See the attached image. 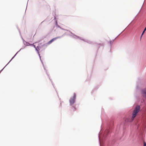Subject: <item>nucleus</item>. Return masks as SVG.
I'll return each mask as SVG.
<instances>
[{
    "label": "nucleus",
    "instance_id": "nucleus-12",
    "mask_svg": "<svg viewBox=\"0 0 146 146\" xmlns=\"http://www.w3.org/2000/svg\"><path fill=\"white\" fill-rule=\"evenodd\" d=\"M146 31V27H145V28L144 29L143 31L142 32V35H143L144 34V33H145V32Z\"/></svg>",
    "mask_w": 146,
    "mask_h": 146
},
{
    "label": "nucleus",
    "instance_id": "nucleus-15",
    "mask_svg": "<svg viewBox=\"0 0 146 146\" xmlns=\"http://www.w3.org/2000/svg\"><path fill=\"white\" fill-rule=\"evenodd\" d=\"M143 146H146V142H144Z\"/></svg>",
    "mask_w": 146,
    "mask_h": 146
},
{
    "label": "nucleus",
    "instance_id": "nucleus-5",
    "mask_svg": "<svg viewBox=\"0 0 146 146\" xmlns=\"http://www.w3.org/2000/svg\"><path fill=\"white\" fill-rule=\"evenodd\" d=\"M140 78H138V81L136 83V89L139 90L140 88Z\"/></svg>",
    "mask_w": 146,
    "mask_h": 146
},
{
    "label": "nucleus",
    "instance_id": "nucleus-6",
    "mask_svg": "<svg viewBox=\"0 0 146 146\" xmlns=\"http://www.w3.org/2000/svg\"><path fill=\"white\" fill-rule=\"evenodd\" d=\"M60 38V37H55V38H53V39H52V40H51L50 41L48 42V44H50L53 41H54L56 40L57 39H58V38Z\"/></svg>",
    "mask_w": 146,
    "mask_h": 146
},
{
    "label": "nucleus",
    "instance_id": "nucleus-9",
    "mask_svg": "<svg viewBox=\"0 0 146 146\" xmlns=\"http://www.w3.org/2000/svg\"><path fill=\"white\" fill-rule=\"evenodd\" d=\"M76 94L75 93H74V96H73V103L74 104L76 102Z\"/></svg>",
    "mask_w": 146,
    "mask_h": 146
},
{
    "label": "nucleus",
    "instance_id": "nucleus-7",
    "mask_svg": "<svg viewBox=\"0 0 146 146\" xmlns=\"http://www.w3.org/2000/svg\"><path fill=\"white\" fill-rule=\"evenodd\" d=\"M115 38L114 39L112 40H110V42H109L110 44V52L111 51V47L112 45L113 44V42L114 41V40H115Z\"/></svg>",
    "mask_w": 146,
    "mask_h": 146
},
{
    "label": "nucleus",
    "instance_id": "nucleus-8",
    "mask_svg": "<svg viewBox=\"0 0 146 146\" xmlns=\"http://www.w3.org/2000/svg\"><path fill=\"white\" fill-rule=\"evenodd\" d=\"M78 106L79 104H76L74 106V111H76Z\"/></svg>",
    "mask_w": 146,
    "mask_h": 146
},
{
    "label": "nucleus",
    "instance_id": "nucleus-16",
    "mask_svg": "<svg viewBox=\"0 0 146 146\" xmlns=\"http://www.w3.org/2000/svg\"><path fill=\"white\" fill-rule=\"evenodd\" d=\"M32 45L34 46L35 49L36 48V47L35 46V45H34L33 44H32Z\"/></svg>",
    "mask_w": 146,
    "mask_h": 146
},
{
    "label": "nucleus",
    "instance_id": "nucleus-3",
    "mask_svg": "<svg viewBox=\"0 0 146 146\" xmlns=\"http://www.w3.org/2000/svg\"><path fill=\"white\" fill-rule=\"evenodd\" d=\"M141 107L140 105H137L136 106L133 111L132 114L131 119H127V121L128 122L131 123L133 121L137 114L139 111Z\"/></svg>",
    "mask_w": 146,
    "mask_h": 146
},
{
    "label": "nucleus",
    "instance_id": "nucleus-10",
    "mask_svg": "<svg viewBox=\"0 0 146 146\" xmlns=\"http://www.w3.org/2000/svg\"><path fill=\"white\" fill-rule=\"evenodd\" d=\"M70 104L72 105L73 104V99L71 98L70 100Z\"/></svg>",
    "mask_w": 146,
    "mask_h": 146
},
{
    "label": "nucleus",
    "instance_id": "nucleus-1",
    "mask_svg": "<svg viewBox=\"0 0 146 146\" xmlns=\"http://www.w3.org/2000/svg\"><path fill=\"white\" fill-rule=\"evenodd\" d=\"M113 123V121H109L106 122L105 128H104L103 123L101 126V131L102 133L105 141L106 143V146H112L113 144L112 142L107 139L110 136V133L112 131L114 128Z\"/></svg>",
    "mask_w": 146,
    "mask_h": 146
},
{
    "label": "nucleus",
    "instance_id": "nucleus-4",
    "mask_svg": "<svg viewBox=\"0 0 146 146\" xmlns=\"http://www.w3.org/2000/svg\"><path fill=\"white\" fill-rule=\"evenodd\" d=\"M139 124H137L136 123H135L134 125V127H133L132 125H131L130 126V129H131L132 128H135V129H137L139 132H140L141 130V128L139 129Z\"/></svg>",
    "mask_w": 146,
    "mask_h": 146
},
{
    "label": "nucleus",
    "instance_id": "nucleus-11",
    "mask_svg": "<svg viewBox=\"0 0 146 146\" xmlns=\"http://www.w3.org/2000/svg\"><path fill=\"white\" fill-rule=\"evenodd\" d=\"M35 50H36L37 51V52L39 54L38 51L40 50L38 46H37L36 47V48H35Z\"/></svg>",
    "mask_w": 146,
    "mask_h": 146
},
{
    "label": "nucleus",
    "instance_id": "nucleus-13",
    "mask_svg": "<svg viewBox=\"0 0 146 146\" xmlns=\"http://www.w3.org/2000/svg\"><path fill=\"white\" fill-rule=\"evenodd\" d=\"M100 132L99 133H98V138H99V144H100V146H101V144H100V136H99V134H100Z\"/></svg>",
    "mask_w": 146,
    "mask_h": 146
},
{
    "label": "nucleus",
    "instance_id": "nucleus-2",
    "mask_svg": "<svg viewBox=\"0 0 146 146\" xmlns=\"http://www.w3.org/2000/svg\"><path fill=\"white\" fill-rule=\"evenodd\" d=\"M74 38L76 39H79L80 40H81L84 42H87L90 44L94 45L98 47V50L99 49V48L101 46H103V45L102 44H98L96 42L91 41L89 40L84 39L83 38L78 36L74 34Z\"/></svg>",
    "mask_w": 146,
    "mask_h": 146
},
{
    "label": "nucleus",
    "instance_id": "nucleus-17",
    "mask_svg": "<svg viewBox=\"0 0 146 146\" xmlns=\"http://www.w3.org/2000/svg\"><path fill=\"white\" fill-rule=\"evenodd\" d=\"M143 35H142V34L141 35V37H140V39H141V38H142V36H143Z\"/></svg>",
    "mask_w": 146,
    "mask_h": 146
},
{
    "label": "nucleus",
    "instance_id": "nucleus-14",
    "mask_svg": "<svg viewBox=\"0 0 146 146\" xmlns=\"http://www.w3.org/2000/svg\"><path fill=\"white\" fill-rule=\"evenodd\" d=\"M98 88V87H97V88H94L92 90V91L94 92V91L96 90Z\"/></svg>",
    "mask_w": 146,
    "mask_h": 146
}]
</instances>
